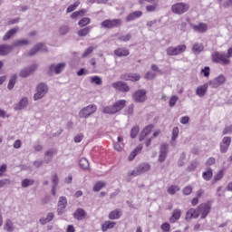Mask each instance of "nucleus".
Listing matches in <instances>:
<instances>
[{"label":"nucleus","instance_id":"62","mask_svg":"<svg viewBox=\"0 0 232 232\" xmlns=\"http://www.w3.org/2000/svg\"><path fill=\"white\" fill-rule=\"evenodd\" d=\"M201 73H203L204 77H209L210 69L209 67H205L201 70Z\"/></svg>","mask_w":232,"mask_h":232},{"label":"nucleus","instance_id":"61","mask_svg":"<svg viewBox=\"0 0 232 232\" xmlns=\"http://www.w3.org/2000/svg\"><path fill=\"white\" fill-rule=\"evenodd\" d=\"M222 177H224V169H221L218 172V174L214 178V180H216V182L221 180Z\"/></svg>","mask_w":232,"mask_h":232},{"label":"nucleus","instance_id":"51","mask_svg":"<svg viewBox=\"0 0 232 232\" xmlns=\"http://www.w3.org/2000/svg\"><path fill=\"white\" fill-rule=\"evenodd\" d=\"M93 50H95V47L93 46H90L88 47L85 52L82 53V57L84 59L86 57H88V55H90L91 53H93Z\"/></svg>","mask_w":232,"mask_h":232},{"label":"nucleus","instance_id":"3","mask_svg":"<svg viewBox=\"0 0 232 232\" xmlns=\"http://www.w3.org/2000/svg\"><path fill=\"white\" fill-rule=\"evenodd\" d=\"M97 111V105L92 104L86 107H83L78 113L80 119H88L91 115H93Z\"/></svg>","mask_w":232,"mask_h":232},{"label":"nucleus","instance_id":"43","mask_svg":"<svg viewBox=\"0 0 232 232\" xmlns=\"http://www.w3.org/2000/svg\"><path fill=\"white\" fill-rule=\"evenodd\" d=\"M34 180L31 179H25L22 180V188H29V186H34Z\"/></svg>","mask_w":232,"mask_h":232},{"label":"nucleus","instance_id":"55","mask_svg":"<svg viewBox=\"0 0 232 232\" xmlns=\"http://www.w3.org/2000/svg\"><path fill=\"white\" fill-rule=\"evenodd\" d=\"M59 32H60L61 35H66V34L68 32H70V28H68V26H66V25H62L59 28Z\"/></svg>","mask_w":232,"mask_h":232},{"label":"nucleus","instance_id":"27","mask_svg":"<svg viewBox=\"0 0 232 232\" xmlns=\"http://www.w3.org/2000/svg\"><path fill=\"white\" fill-rule=\"evenodd\" d=\"M153 130V125H149L143 130L141 131L140 135V140H145L150 133H151V130Z\"/></svg>","mask_w":232,"mask_h":232},{"label":"nucleus","instance_id":"15","mask_svg":"<svg viewBox=\"0 0 232 232\" xmlns=\"http://www.w3.org/2000/svg\"><path fill=\"white\" fill-rule=\"evenodd\" d=\"M112 88H114V90H118V92H126L130 90V86H128V84H126V82H113Z\"/></svg>","mask_w":232,"mask_h":232},{"label":"nucleus","instance_id":"23","mask_svg":"<svg viewBox=\"0 0 232 232\" xmlns=\"http://www.w3.org/2000/svg\"><path fill=\"white\" fill-rule=\"evenodd\" d=\"M112 106H114V111L116 113H119L121 110H124L126 107V100H120L115 102Z\"/></svg>","mask_w":232,"mask_h":232},{"label":"nucleus","instance_id":"60","mask_svg":"<svg viewBox=\"0 0 232 232\" xmlns=\"http://www.w3.org/2000/svg\"><path fill=\"white\" fill-rule=\"evenodd\" d=\"M177 137H179V127H175L172 130V140H177Z\"/></svg>","mask_w":232,"mask_h":232},{"label":"nucleus","instance_id":"8","mask_svg":"<svg viewBox=\"0 0 232 232\" xmlns=\"http://www.w3.org/2000/svg\"><path fill=\"white\" fill-rule=\"evenodd\" d=\"M226 82V76L224 74H220L217 76L214 80L208 81V84L211 88L217 89L219 86H222Z\"/></svg>","mask_w":232,"mask_h":232},{"label":"nucleus","instance_id":"5","mask_svg":"<svg viewBox=\"0 0 232 232\" xmlns=\"http://www.w3.org/2000/svg\"><path fill=\"white\" fill-rule=\"evenodd\" d=\"M187 48L188 47L186 46V44H179L176 47L169 46L166 50L167 55H169V56L180 55L181 53H184V52H186Z\"/></svg>","mask_w":232,"mask_h":232},{"label":"nucleus","instance_id":"1","mask_svg":"<svg viewBox=\"0 0 232 232\" xmlns=\"http://www.w3.org/2000/svg\"><path fill=\"white\" fill-rule=\"evenodd\" d=\"M35 92L34 101H41V99L45 97L46 93H48V85L41 82L36 86Z\"/></svg>","mask_w":232,"mask_h":232},{"label":"nucleus","instance_id":"35","mask_svg":"<svg viewBox=\"0 0 232 232\" xmlns=\"http://www.w3.org/2000/svg\"><path fill=\"white\" fill-rule=\"evenodd\" d=\"M17 82V74H14L9 79V82L7 84L8 90H14V87L15 86V83Z\"/></svg>","mask_w":232,"mask_h":232},{"label":"nucleus","instance_id":"4","mask_svg":"<svg viewBox=\"0 0 232 232\" xmlns=\"http://www.w3.org/2000/svg\"><path fill=\"white\" fill-rule=\"evenodd\" d=\"M189 10V5L186 3H177L171 6V12L177 15H182Z\"/></svg>","mask_w":232,"mask_h":232},{"label":"nucleus","instance_id":"20","mask_svg":"<svg viewBox=\"0 0 232 232\" xmlns=\"http://www.w3.org/2000/svg\"><path fill=\"white\" fill-rule=\"evenodd\" d=\"M26 106H28V98L24 97L20 100V102L18 103H16L14 105V110H15V111H19L21 110H24V108H26Z\"/></svg>","mask_w":232,"mask_h":232},{"label":"nucleus","instance_id":"41","mask_svg":"<svg viewBox=\"0 0 232 232\" xmlns=\"http://www.w3.org/2000/svg\"><path fill=\"white\" fill-rule=\"evenodd\" d=\"M74 217L77 218V220H82L83 217H86V212L83 209L79 208L74 213Z\"/></svg>","mask_w":232,"mask_h":232},{"label":"nucleus","instance_id":"50","mask_svg":"<svg viewBox=\"0 0 232 232\" xmlns=\"http://www.w3.org/2000/svg\"><path fill=\"white\" fill-rule=\"evenodd\" d=\"M91 82L97 84L98 86H101V84H102V80L99 76H92L91 78Z\"/></svg>","mask_w":232,"mask_h":232},{"label":"nucleus","instance_id":"56","mask_svg":"<svg viewBox=\"0 0 232 232\" xmlns=\"http://www.w3.org/2000/svg\"><path fill=\"white\" fill-rule=\"evenodd\" d=\"M155 77H157V73L152 72H148L145 74V79H147L148 81H152V79H155Z\"/></svg>","mask_w":232,"mask_h":232},{"label":"nucleus","instance_id":"47","mask_svg":"<svg viewBox=\"0 0 232 232\" xmlns=\"http://www.w3.org/2000/svg\"><path fill=\"white\" fill-rule=\"evenodd\" d=\"M105 186L106 183L104 181H98L93 187V191H101Z\"/></svg>","mask_w":232,"mask_h":232},{"label":"nucleus","instance_id":"57","mask_svg":"<svg viewBox=\"0 0 232 232\" xmlns=\"http://www.w3.org/2000/svg\"><path fill=\"white\" fill-rule=\"evenodd\" d=\"M53 187L57 188L59 184V176L57 174H53L52 178Z\"/></svg>","mask_w":232,"mask_h":232},{"label":"nucleus","instance_id":"53","mask_svg":"<svg viewBox=\"0 0 232 232\" xmlns=\"http://www.w3.org/2000/svg\"><path fill=\"white\" fill-rule=\"evenodd\" d=\"M10 184H12L10 179H0V188H5V186H10Z\"/></svg>","mask_w":232,"mask_h":232},{"label":"nucleus","instance_id":"7","mask_svg":"<svg viewBox=\"0 0 232 232\" xmlns=\"http://www.w3.org/2000/svg\"><path fill=\"white\" fill-rule=\"evenodd\" d=\"M38 52L46 53V52H48V47H46L44 44H37L27 53V55L29 57H34V55H36Z\"/></svg>","mask_w":232,"mask_h":232},{"label":"nucleus","instance_id":"30","mask_svg":"<svg viewBox=\"0 0 232 232\" xmlns=\"http://www.w3.org/2000/svg\"><path fill=\"white\" fill-rule=\"evenodd\" d=\"M121 215H122V212H121V210L115 209L109 214V218L110 220H119Z\"/></svg>","mask_w":232,"mask_h":232},{"label":"nucleus","instance_id":"49","mask_svg":"<svg viewBox=\"0 0 232 232\" xmlns=\"http://www.w3.org/2000/svg\"><path fill=\"white\" fill-rule=\"evenodd\" d=\"M86 14V10L82 9L80 11L74 12L71 14L72 19H77L80 15H84Z\"/></svg>","mask_w":232,"mask_h":232},{"label":"nucleus","instance_id":"38","mask_svg":"<svg viewBox=\"0 0 232 232\" xmlns=\"http://www.w3.org/2000/svg\"><path fill=\"white\" fill-rule=\"evenodd\" d=\"M202 177L204 180H211L213 179V169H208L207 171L203 172Z\"/></svg>","mask_w":232,"mask_h":232},{"label":"nucleus","instance_id":"37","mask_svg":"<svg viewBox=\"0 0 232 232\" xmlns=\"http://www.w3.org/2000/svg\"><path fill=\"white\" fill-rule=\"evenodd\" d=\"M4 229L7 232H14V223L12 222V220L7 219L5 221V224L4 226Z\"/></svg>","mask_w":232,"mask_h":232},{"label":"nucleus","instance_id":"64","mask_svg":"<svg viewBox=\"0 0 232 232\" xmlns=\"http://www.w3.org/2000/svg\"><path fill=\"white\" fill-rule=\"evenodd\" d=\"M169 228H170L169 223H163L161 225V229L163 232H169Z\"/></svg>","mask_w":232,"mask_h":232},{"label":"nucleus","instance_id":"2","mask_svg":"<svg viewBox=\"0 0 232 232\" xmlns=\"http://www.w3.org/2000/svg\"><path fill=\"white\" fill-rule=\"evenodd\" d=\"M213 63H218L219 64H230L231 60L224 53L214 52L211 55Z\"/></svg>","mask_w":232,"mask_h":232},{"label":"nucleus","instance_id":"40","mask_svg":"<svg viewBox=\"0 0 232 232\" xmlns=\"http://www.w3.org/2000/svg\"><path fill=\"white\" fill-rule=\"evenodd\" d=\"M92 27H85L78 31L79 37H86L90 34Z\"/></svg>","mask_w":232,"mask_h":232},{"label":"nucleus","instance_id":"29","mask_svg":"<svg viewBox=\"0 0 232 232\" xmlns=\"http://www.w3.org/2000/svg\"><path fill=\"white\" fill-rule=\"evenodd\" d=\"M142 151V145H138L132 152L129 155V160L131 161L133 160L139 153Z\"/></svg>","mask_w":232,"mask_h":232},{"label":"nucleus","instance_id":"31","mask_svg":"<svg viewBox=\"0 0 232 232\" xmlns=\"http://www.w3.org/2000/svg\"><path fill=\"white\" fill-rule=\"evenodd\" d=\"M192 52L196 55H198V53H200L201 52H204V44H198V43L194 44L192 46Z\"/></svg>","mask_w":232,"mask_h":232},{"label":"nucleus","instance_id":"58","mask_svg":"<svg viewBox=\"0 0 232 232\" xmlns=\"http://www.w3.org/2000/svg\"><path fill=\"white\" fill-rule=\"evenodd\" d=\"M139 134V127H133L130 130V137L131 139H135Z\"/></svg>","mask_w":232,"mask_h":232},{"label":"nucleus","instance_id":"11","mask_svg":"<svg viewBox=\"0 0 232 232\" xmlns=\"http://www.w3.org/2000/svg\"><path fill=\"white\" fill-rule=\"evenodd\" d=\"M198 211L201 218H206V217H208L211 211V206L209 204L203 203L198 207Z\"/></svg>","mask_w":232,"mask_h":232},{"label":"nucleus","instance_id":"25","mask_svg":"<svg viewBox=\"0 0 232 232\" xmlns=\"http://www.w3.org/2000/svg\"><path fill=\"white\" fill-rule=\"evenodd\" d=\"M13 46L8 45V44H0V55L5 56L8 55L10 52L13 50Z\"/></svg>","mask_w":232,"mask_h":232},{"label":"nucleus","instance_id":"22","mask_svg":"<svg viewBox=\"0 0 232 232\" xmlns=\"http://www.w3.org/2000/svg\"><path fill=\"white\" fill-rule=\"evenodd\" d=\"M114 55L117 57H128V55H130V50L124 47H119L114 50Z\"/></svg>","mask_w":232,"mask_h":232},{"label":"nucleus","instance_id":"24","mask_svg":"<svg viewBox=\"0 0 232 232\" xmlns=\"http://www.w3.org/2000/svg\"><path fill=\"white\" fill-rule=\"evenodd\" d=\"M139 17H142V12L141 11H135L130 13L127 17H126V22L127 23H131V21H135V19H139Z\"/></svg>","mask_w":232,"mask_h":232},{"label":"nucleus","instance_id":"63","mask_svg":"<svg viewBox=\"0 0 232 232\" xmlns=\"http://www.w3.org/2000/svg\"><path fill=\"white\" fill-rule=\"evenodd\" d=\"M82 139H84V135L82 134H77L74 137V142H76V144H79V142H81L82 140Z\"/></svg>","mask_w":232,"mask_h":232},{"label":"nucleus","instance_id":"45","mask_svg":"<svg viewBox=\"0 0 232 232\" xmlns=\"http://www.w3.org/2000/svg\"><path fill=\"white\" fill-rule=\"evenodd\" d=\"M130 39H131V34L120 35L118 37V41H120L121 43H128V41H130Z\"/></svg>","mask_w":232,"mask_h":232},{"label":"nucleus","instance_id":"28","mask_svg":"<svg viewBox=\"0 0 232 232\" xmlns=\"http://www.w3.org/2000/svg\"><path fill=\"white\" fill-rule=\"evenodd\" d=\"M116 225L117 223L115 221H110V220L105 221L102 225V231L106 232L107 229H113Z\"/></svg>","mask_w":232,"mask_h":232},{"label":"nucleus","instance_id":"32","mask_svg":"<svg viewBox=\"0 0 232 232\" xmlns=\"http://www.w3.org/2000/svg\"><path fill=\"white\" fill-rule=\"evenodd\" d=\"M30 44V41L26 39L15 40L13 43V47L17 48L18 46H28Z\"/></svg>","mask_w":232,"mask_h":232},{"label":"nucleus","instance_id":"21","mask_svg":"<svg viewBox=\"0 0 232 232\" xmlns=\"http://www.w3.org/2000/svg\"><path fill=\"white\" fill-rule=\"evenodd\" d=\"M182 216V210L176 208L172 212V216L169 218V222L171 224H175L178 220H180V217Z\"/></svg>","mask_w":232,"mask_h":232},{"label":"nucleus","instance_id":"12","mask_svg":"<svg viewBox=\"0 0 232 232\" xmlns=\"http://www.w3.org/2000/svg\"><path fill=\"white\" fill-rule=\"evenodd\" d=\"M66 68L65 63H60L58 64H52L49 67L51 73H56V75H59V73H62L63 70Z\"/></svg>","mask_w":232,"mask_h":232},{"label":"nucleus","instance_id":"26","mask_svg":"<svg viewBox=\"0 0 232 232\" xmlns=\"http://www.w3.org/2000/svg\"><path fill=\"white\" fill-rule=\"evenodd\" d=\"M17 32H19V27H14V28L9 30L4 35L3 41H8V39H12V37H14V35H15V34H17Z\"/></svg>","mask_w":232,"mask_h":232},{"label":"nucleus","instance_id":"9","mask_svg":"<svg viewBox=\"0 0 232 232\" xmlns=\"http://www.w3.org/2000/svg\"><path fill=\"white\" fill-rule=\"evenodd\" d=\"M122 24L121 19L105 20L102 23V28H118Z\"/></svg>","mask_w":232,"mask_h":232},{"label":"nucleus","instance_id":"18","mask_svg":"<svg viewBox=\"0 0 232 232\" xmlns=\"http://www.w3.org/2000/svg\"><path fill=\"white\" fill-rule=\"evenodd\" d=\"M68 201L65 197H61L58 201V215H63L64 213V209H66V205Z\"/></svg>","mask_w":232,"mask_h":232},{"label":"nucleus","instance_id":"54","mask_svg":"<svg viewBox=\"0 0 232 232\" xmlns=\"http://www.w3.org/2000/svg\"><path fill=\"white\" fill-rule=\"evenodd\" d=\"M178 101H179V96H171L169 102L170 108H173V106L177 104Z\"/></svg>","mask_w":232,"mask_h":232},{"label":"nucleus","instance_id":"10","mask_svg":"<svg viewBox=\"0 0 232 232\" xmlns=\"http://www.w3.org/2000/svg\"><path fill=\"white\" fill-rule=\"evenodd\" d=\"M169 150V145H168L167 143L161 144V146L160 148V155H159V158H158V161L162 163L166 160V159L168 157Z\"/></svg>","mask_w":232,"mask_h":232},{"label":"nucleus","instance_id":"39","mask_svg":"<svg viewBox=\"0 0 232 232\" xmlns=\"http://www.w3.org/2000/svg\"><path fill=\"white\" fill-rule=\"evenodd\" d=\"M55 153H57V150L52 149L49 150L45 152V157H47V159L45 160V161L48 162H52V157H53L55 155Z\"/></svg>","mask_w":232,"mask_h":232},{"label":"nucleus","instance_id":"13","mask_svg":"<svg viewBox=\"0 0 232 232\" xmlns=\"http://www.w3.org/2000/svg\"><path fill=\"white\" fill-rule=\"evenodd\" d=\"M229 146H231V138L224 137L220 143L221 153H227V150H229Z\"/></svg>","mask_w":232,"mask_h":232},{"label":"nucleus","instance_id":"33","mask_svg":"<svg viewBox=\"0 0 232 232\" xmlns=\"http://www.w3.org/2000/svg\"><path fill=\"white\" fill-rule=\"evenodd\" d=\"M102 113H106L107 115H115L117 112L113 105H109L102 108Z\"/></svg>","mask_w":232,"mask_h":232},{"label":"nucleus","instance_id":"48","mask_svg":"<svg viewBox=\"0 0 232 232\" xmlns=\"http://www.w3.org/2000/svg\"><path fill=\"white\" fill-rule=\"evenodd\" d=\"M152 3H153L152 5H147L146 6L147 12H155L157 10V8H159V1L152 2Z\"/></svg>","mask_w":232,"mask_h":232},{"label":"nucleus","instance_id":"59","mask_svg":"<svg viewBox=\"0 0 232 232\" xmlns=\"http://www.w3.org/2000/svg\"><path fill=\"white\" fill-rule=\"evenodd\" d=\"M193 193V187L191 186H187L183 188V194L185 195H191Z\"/></svg>","mask_w":232,"mask_h":232},{"label":"nucleus","instance_id":"14","mask_svg":"<svg viewBox=\"0 0 232 232\" xmlns=\"http://www.w3.org/2000/svg\"><path fill=\"white\" fill-rule=\"evenodd\" d=\"M37 70V65L33 64L29 67L24 68L22 71H20V77L26 78L28 77L31 73H34Z\"/></svg>","mask_w":232,"mask_h":232},{"label":"nucleus","instance_id":"44","mask_svg":"<svg viewBox=\"0 0 232 232\" xmlns=\"http://www.w3.org/2000/svg\"><path fill=\"white\" fill-rule=\"evenodd\" d=\"M169 195H175L178 191H180V188L177 185H172L168 188Z\"/></svg>","mask_w":232,"mask_h":232},{"label":"nucleus","instance_id":"36","mask_svg":"<svg viewBox=\"0 0 232 232\" xmlns=\"http://www.w3.org/2000/svg\"><path fill=\"white\" fill-rule=\"evenodd\" d=\"M138 171L140 173H146L149 169H151V166H150V164L148 163H143L140 166H138Z\"/></svg>","mask_w":232,"mask_h":232},{"label":"nucleus","instance_id":"19","mask_svg":"<svg viewBox=\"0 0 232 232\" xmlns=\"http://www.w3.org/2000/svg\"><path fill=\"white\" fill-rule=\"evenodd\" d=\"M200 217L198 208H190L187 211L186 219L191 220V218H198Z\"/></svg>","mask_w":232,"mask_h":232},{"label":"nucleus","instance_id":"42","mask_svg":"<svg viewBox=\"0 0 232 232\" xmlns=\"http://www.w3.org/2000/svg\"><path fill=\"white\" fill-rule=\"evenodd\" d=\"M79 164L82 169H88V168H90V161H88V160L85 158H82Z\"/></svg>","mask_w":232,"mask_h":232},{"label":"nucleus","instance_id":"34","mask_svg":"<svg viewBox=\"0 0 232 232\" xmlns=\"http://www.w3.org/2000/svg\"><path fill=\"white\" fill-rule=\"evenodd\" d=\"M124 79L125 81H131L132 82H135V81H140V75L137 73H129Z\"/></svg>","mask_w":232,"mask_h":232},{"label":"nucleus","instance_id":"6","mask_svg":"<svg viewBox=\"0 0 232 232\" xmlns=\"http://www.w3.org/2000/svg\"><path fill=\"white\" fill-rule=\"evenodd\" d=\"M147 92L144 89H140L132 94V99L135 102H146L148 101Z\"/></svg>","mask_w":232,"mask_h":232},{"label":"nucleus","instance_id":"17","mask_svg":"<svg viewBox=\"0 0 232 232\" xmlns=\"http://www.w3.org/2000/svg\"><path fill=\"white\" fill-rule=\"evenodd\" d=\"M208 88H209V82L198 86L196 89V95H198V97H204L206 93H208Z\"/></svg>","mask_w":232,"mask_h":232},{"label":"nucleus","instance_id":"52","mask_svg":"<svg viewBox=\"0 0 232 232\" xmlns=\"http://www.w3.org/2000/svg\"><path fill=\"white\" fill-rule=\"evenodd\" d=\"M90 23H91L90 18L84 17L79 21L78 24H79V26H86V25L90 24Z\"/></svg>","mask_w":232,"mask_h":232},{"label":"nucleus","instance_id":"16","mask_svg":"<svg viewBox=\"0 0 232 232\" xmlns=\"http://www.w3.org/2000/svg\"><path fill=\"white\" fill-rule=\"evenodd\" d=\"M194 32L198 34H206L208 32V24L199 23L198 24L192 25Z\"/></svg>","mask_w":232,"mask_h":232},{"label":"nucleus","instance_id":"46","mask_svg":"<svg viewBox=\"0 0 232 232\" xmlns=\"http://www.w3.org/2000/svg\"><path fill=\"white\" fill-rule=\"evenodd\" d=\"M79 5H81V2L80 1H76L72 5H69L67 10H66V13L70 14V13L73 12L79 6Z\"/></svg>","mask_w":232,"mask_h":232}]
</instances>
